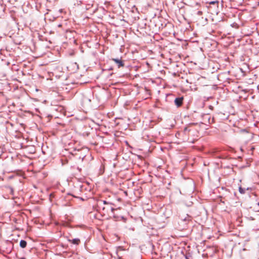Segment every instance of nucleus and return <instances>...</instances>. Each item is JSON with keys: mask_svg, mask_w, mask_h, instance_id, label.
Masks as SVG:
<instances>
[{"mask_svg": "<svg viewBox=\"0 0 259 259\" xmlns=\"http://www.w3.org/2000/svg\"><path fill=\"white\" fill-rule=\"evenodd\" d=\"M7 189L8 190V191L12 194V195H13V193H14V190L13 189L10 187V186H8L7 187Z\"/></svg>", "mask_w": 259, "mask_h": 259, "instance_id": "6e6552de", "label": "nucleus"}, {"mask_svg": "<svg viewBox=\"0 0 259 259\" xmlns=\"http://www.w3.org/2000/svg\"><path fill=\"white\" fill-rule=\"evenodd\" d=\"M218 69H219L218 67H217L216 69L214 67H213L212 68L213 70H212L211 73L214 72L215 70H217Z\"/></svg>", "mask_w": 259, "mask_h": 259, "instance_id": "9b49d317", "label": "nucleus"}, {"mask_svg": "<svg viewBox=\"0 0 259 259\" xmlns=\"http://www.w3.org/2000/svg\"><path fill=\"white\" fill-rule=\"evenodd\" d=\"M246 189L242 188L241 187L239 188V191L241 194H244L245 193Z\"/></svg>", "mask_w": 259, "mask_h": 259, "instance_id": "1a4fd4ad", "label": "nucleus"}, {"mask_svg": "<svg viewBox=\"0 0 259 259\" xmlns=\"http://www.w3.org/2000/svg\"><path fill=\"white\" fill-rule=\"evenodd\" d=\"M103 203L104 204H106V203H107V202H106V201H103Z\"/></svg>", "mask_w": 259, "mask_h": 259, "instance_id": "ddd939ff", "label": "nucleus"}, {"mask_svg": "<svg viewBox=\"0 0 259 259\" xmlns=\"http://www.w3.org/2000/svg\"><path fill=\"white\" fill-rule=\"evenodd\" d=\"M68 241L75 245H78L80 242V239L78 238H75L73 239H68Z\"/></svg>", "mask_w": 259, "mask_h": 259, "instance_id": "20e7f679", "label": "nucleus"}, {"mask_svg": "<svg viewBox=\"0 0 259 259\" xmlns=\"http://www.w3.org/2000/svg\"><path fill=\"white\" fill-rule=\"evenodd\" d=\"M102 72L103 73H104L105 72H106V71H111V70H112V68L111 67H109L108 68H102Z\"/></svg>", "mask_w": 259, "mask_h": 259, "instance_id": "0eeeda50", "label": "nucleus"}, {"mask_svg": "<svg viewBox=\"0 0 259 259\" xmlns=\"http://www.w3.org/2000/svg\"><path fill=\"white\" fill-rule=\"evenodd\" d=\"M112 74V73H109V74H105V76L107 77H109Z\"/></svg>", "mask_w": 259, "mask_h": 259, "instance_id": "f8f14e48", "label": "nucleus"}, {"mask_svg": "<svg viewBox=\"0 0 259 259\" xmlns=\"http://www.w3.org/2000/svg\"><path fill=\"white\" fill-rule=\"evenodd\" d=\"M183 101V97L176 98L175 100V103L177 107H180L182 105Z\"/></svg>", "mask_w": 259, "mask_h": 259, "instance_id": "f03ea898", "label": "nucleus"}, {"mask_svg": "<svg viewBox=\"0 0 259 259\" xmlns=\"http://www.w3.org/2000/svg\"><path fill=\"white\" fill-rule=\"evenodd\" d=\"M112 60L114 61V62L118 65H123L122 62L120 59H112Z\"/></svg>", "mask_w": 259, "mask_h": 259, "instance_id": "423d86ee", "label": "nucleus"}, {"mask_svg": "<svg viewBox=\"0 0 259 259\" xmlns=\"http://www.w3.org/2000/svg\"><path fill=\"white\" fill-rule=\"evenodd\" d=\"M27 245V242L24 240H21L20 242V246L22 248H24L26 247Z\"/></svg>", "mask_w": 259, "mask_h": 259, "instance_id": "39448f33", "label": "nucleus"}, {"mask_svg": "<svg viewBox=\"0 0 259 259\" xmlns=\"http://www.w3.org/2000/svg\"><path fill=\"white\" fill-rule=\"evenodd\" d=\"M180 218L182 221L186 223L189 222L192 220V217L190 215H189L188 214H181L180 215Z\"/></svg>", "mask_w": 259, "mask_h": 259, "instance_id": "f257e3e1", "label": "nucleus"}, {"mask_svg": "<svg viewBox=\"0 0 259 259\" xmlns=\"http://www.w3.org/2000/svg\"><path fill=\"white\" fill-rule=\"evenodd\" d=\"M79 66H67L66 68L68 71H70L71 73H74L76 71V69H78Z\"/></svg>", "mask_w": 259, "mask_h": 259, "instance_id": "7ed1b4c3", "label": "nucleus"}, {"mask_svg": "<svg viewBox=\"0 0 259 259\" xmlns=\"http://www.w3.org/2000/svg\"><path fill=\"white\" fill-rule=\"evenodd\" d=\"M190 130L189 129V128L188 127H185L184 128V133L185 134L187 135V133L190 132Z\"/></svg>", "mask_w": 259, "mask_h": 259, "instance_id": "9d476101", "label": "nucleus"}]
</instances>
